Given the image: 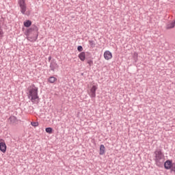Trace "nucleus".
I'll return each instance as SVG.
<instances>
[{"instance_id": "f257e3e1", "label": "nucleus", "mask_w": 175, "mask_h": 175, "mask_svg": "<svg viewBox=\"0 0 175 175\" xmlns=\"http://www.w3.org/2000/svg\"><path fill=\"white\" fill-rule=\"evenodd\" d=\"M153 161L158 167H161L162 165L165 163V153L162 148H157L153 152Z\"/></svg>"}, {"instance_id": "f03ea898", "label": "nucleus", "mask_w": 175, "mask_h": 175, "mask_svg": "<svg viewBox=\"0 0 175 175\" xmlns=\"http://www.w3.org/2000/svg\"><path fill=\"white\" fill-rule=\"evenodd\" d=\"M39 88L36 87L35 84H31L27 89V98L31 102H35L36 99H39Z\"/></svg>"}, {"instance_id": "7ed1b4c3", "label": "nucleus", "mask_w": 175, "mask_h": 175, "mask_svg": "<svg viewBox=\"0 0 175 175\" xmlns=\"http://www.w3.org/2000/svg\"><path fill=\"white\" fill-rule=\"evenodd\" d=\"M38 31H39V29L36 26H34L33 28L27 29L26 33L27 36V40H29V42H32L33 43L34 42H36V40H38V36H39Z\"/></svg>"}, {"instance_id": "20e7f679", "label": "nucleus", "mask_w": 175, "mask_h": 175, "mask_svg": "<svg viewBox=\"0 0 175 175\" xmlns=\"http://www.w3.org/2000/svg\"><path fill=\"white\" fill-rule=\"evenodd\" d=\"M18 5L20 8L21 13L25 14V12H27V3H25V0H18Z\"/></svg>"}, {"instance_id": "39448f33", "label": "nucleus", "mask_w": 175, "mask_h": 175, "mask_svg": "<svg viewBox=\"0 0 175 175\" xmlns=\"http://www.w3.org/2000/svg\"><path fill=\"white\" fill-rule=\"evenodd\" d=\"M96 90H98V86L96 85H93L91 88H90V91L88 92V95L90 98H96Z\"/></svg>"}, {"instance_id": "423d86ee", "label": "nucleus", "mask_w": 175, "mask_h": 175, "mask_svg": "<svg viewBox=\"0 0 175 175\" xmlns=\"http://www.w3.org/2000/svg\"><path fill=\"white\" fill-rule=\"evenodd\" d=\"M59 66H58V63H57V60H55V59H53L51 61L50 66H49L51 70H52V72H55V70Z\"/></svg>"}, {"instance_id": "0eeeda50", "label": "nucleus", "mask_w": 175, "mask_h": 175, "mask_svg": "<svg viewBox=\"0 0 175 175\" xmlns=\"http://www.w3.org/2000/svg\"><path fill=\"white\" fill-rule=\"evenodd\" d=\"M0 151H1V152H3V154H5V152H6V144L5 143V142H3V139H0Z\"/></svg>"}, {"instance_id": "6e6552de", "label": "nucleus", "mask_w": 175, "mask_h": 175, "mask_svg": "<svg viewBox=\"0 0 175 175\" xmlns=\"http://www.w3.org/2000/svg\"><path fill=\"white\" fill-rule=\"evenodd\" d=\"M104 58L107 61H109V59H111V58H113V54L109 51H106L104 53Z\"/></svg>"}, {"instance_id": "1a4fd4ad", "label": "nucleus", "mask_w": 175, "mask_h": 175, "mask_svg": "<svg viewBox=\"0 0 175 175\" xmlns=\"http://www.w3.org/2000/svg\"><path fill=\"white\" fill-rule=\"evenodd\" d=\"M172 166H173V163L171 160H167L164 163V167L166 169V170H169L170 169H172Z\"/></svg>"}, {"instance_id": "9d476101", "label": "nucleus", "mask_w": 175, "mask_h": 175, "mask_svg": "<svg viewBox=\"0 0 175 175\" xmlns=\"http://www.w3.org/2000/svg\"><path fill=\"white\" fill-rule=\"evenodd\" d=\"M8 121L10 125H14V124H16L17 122V118L14 116H12L8 118Z\"/></svg>"}, {"instance_id": "9b49d317", "label": "nucleus", "mask_w": 175, "mask_h": 175, "mask_svg": "<svg viewBox=\"0 0 175 175\" xmlns=\"http://www.w3.org/2000/svg\"><path fill=\"white\" fill-rule=\"evenodd\" d=\"M106 152V148L105 147V145L101 144L100 146V152L99 154L100 155H105V153Z\"/></svg>"}, {"instance_id": "f8f14e48", "label": "nucleus", "mask_w": 175, "mask_h": 175, "mask_svg": "<svg viewBox=\"0 0 175 175\" xmlns=\"http://www.w3.org/2000/svg\"><path fill=\"white\" fill-rule=\"evenodd\" d=\"M78 57L83 62V61H85V52H81Z\"/></svg>"}, {"instance_id": "ddd939ff", "label": "nucleus", "mask_w": 175, "mask_h": 175, "mask_svg": "<svg viewBox=\"0 0 175 175\" xmlns=\"http://www.w3.org/2000/svg\"><path fill=\"white\" fill-rule=\"evenodd\" d=\"M139 53H137V52H135L133 54V60L134 61V62L136 64V62H137V61H139Z\"/></svg>"}, {"instance_id": "4468645a", "label": "nucleus", "mask_w": 175, "mask_h": 175, "mask_svg": "<svg viewBox=\"0 0 175 175\" xmlns=\"http://www.w3.org/2000/svg\"><path fill=\"white\" fill-rule=\"evenodd\" d=\"M23 24H24V27H25L26 28H29V26L32 25V22L29 20H27L25 21Z\"/></svg>"}, {"instance_id": "2eb2a0df", "label": "nucleus", "mask_w": 175, "mask_h": 175, "mask_svg": "<svg viewBox=\"0 0 175 175\" xmlns=\"http://www.w3.org/2000/svg\"><path fill=\"white\" fill-rule=\"evenodd\" d=\"M49 83H51V84H53V83H55L57 81V78L55 77H50L48 79Z\"/></svg>"}, {"instance_id": "dca6fc26", "label": "nucleus", "mask_w": 175, "mask_h": 175, "mask_svg": "<svg viewBox=\"0 0 175 175\" xmlns=\"http://www.w3.org/2000/svg\"><path fill=\"white\" fill-rule=\"evenodd\" d=\"M45 131L46 132V133H49V135H51V133H53V128H51V127H46L45 129Z\"/></svg>"}, {"instance_id": "f3484780", "label": "nucleus", "mask_w": 175, "mask_h": 175, "mask_svg": "<svg viewBox=\"0 0 175 175\" xmlns=\"http://www.w3.org/2000/svg\"><path fill=\"white\" fill-rule=\"evenodd\" d=\"M89 44L90 45L91 47H92V49H94V47H95V46H96V44H95V41L91 40H89Z\"/></svg>"}, {"instance_id": "a211bd4d", "label": "nucleus", "mask_w": 175, "mask_h": 175, "mask_svg": "<svg viewBox=\"0 0 175 175\" xmlns=\"http://www.w3.org/2000/svg\"><path fill=\"white\" fill-rule=\"evenodd\" d=\"M87 64H88L89 66H92L94 65V61H92V59H88Z\"/></svg>"}, {"instance_id": "6ab92c4d", "label": "nucleus", "mask_w": 175, "mask_h": 175, "mask_svg": "<svg viewBox=\"0 0 175 175\" xmlns=\"http://www.w3.org/2000/svg\"><path fill=\"white\" fill-rule=\"evenodd\" d=\"M31 125L32 126H39V122H31Z\"/></svg>"}, {"instance_id": "aec40b11", "label": "nucleus", "mask_w": 175, "mask_h": 175, "mask_svg": "<svg viewBox=\"0 0 175 175\" xmlns=\"http://www.w3.org/2000/svg\"><path fill=\"white\" fill-rule=\"evenodd\" d=\"M77 50H78V51L81 53V51H83V46H81V45L78 46Z\"/></svg>"}, {"instance_id": "412c9836", "label": "nucleus", "mask_w": 175, "mask_h": 175, "mask_svg": "<svg viewBox=\"0 0 175 175\" xmlns=\"http://www.w3.org/2000/svg\"><path fill=\"white\" fill-rule=\"evenodd\" d=\"M3 38V30L0 29V38Z\"/></svg>"}, {"instance_id": "4be33fe9", "label": "nucleus", "mask_w": 175, "mask_h": 175, "mask_svg": "<svg viewBox=\"0 0 175 175\" xmlns=\"http://www.w3.org/2000/svg\"><path fill=\"white\" fill-rule=\"evenodd\" d=\"M2 25H3V21H0V29H2Z\"/></svg>"}, {"instance_id": "5701e85b", "label": "nucleus", "mask_w": 175, "mask_h": 175, "mask_svg": "<svg viewBox=\"0 0 175 175\" xmlns=\"http://www.w3.org/2000/svg\"><path fill=\"white\" fill-rule=\"evenodd\" d=\"M171 169V172H175V165L174 166H172Z\"/></svg>"}, {"instance_id": "b1692460", "label": "nucleus", "mask_w": 175, "mask_h": 175, "mask_svg": "<svg viewBox=\"0 0 175 175\" xmlns=\"http://www.w3.org/2000/svg\"><path fill=\"white\" fill-rule=\"evenodd\" d=\"M51 56H49V57H48V59H49V62H50V61H51Z\"/></svg>"}]
</instances>
